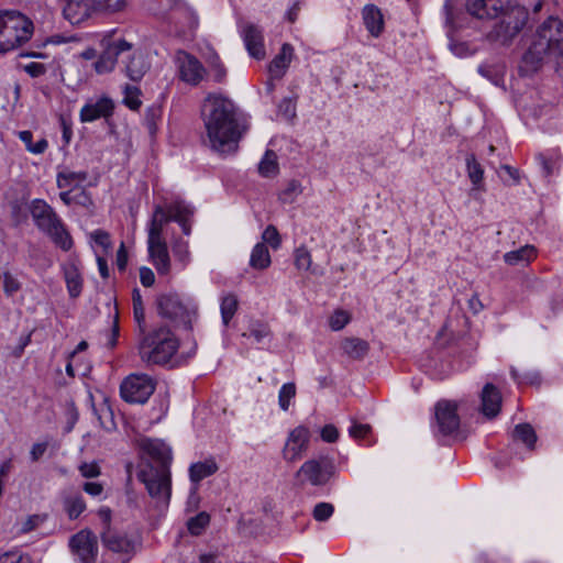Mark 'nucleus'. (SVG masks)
Listing matches in <instances>:
<instances>
[{"mask_svg": "<svg viewBox=\"0 0 563 563\" xmlns=\"http://www.w3.org/2000/svg\"><path fill=\"white\" fill-rule=\"evenodd\" d=\"M512 439L523 443L528 449H533L537 441V435L533 428L529 423H521L515 427Z\"/></svg>", "mask_w": 563, "mask_h": 563, "instance_id": "nucleus-38", "label": "nucleus"}, {"mask_svg": "<svg viewBox=\"0 0 563 563\" xmlns=\"http://www.w3.org/2000/svg\"><path fill=\"white\" fill-rule=\"evenodd\" d=\"M137 478L144 484L155 508L167 509L172 497L170 468L155 467L152 463H146L137 472Z\"/></svg>", "mask_w": 563, "mask_h": 563, "instance_id": "nucleus-6", "label": "nucleus"}, {"mask_svg": "<svg viewBox=\"0 0 563 563\" xmlns=\"http://www.w3.org/2000/svg\"><path fill=\"white\" fill-rule=\"evenodd\" d=\"M364 25L368 33L378 37L384 31V16L379 8L374 4H366L362 10Z\"/></svg>", "mask_w": 563, "mask_h": 563, "instance_id": "nucleus-26", "label": "nucleus"}, {"mask_svg": "<svg viewBox=\"0 0 563 563\" xmlns=\"http://www.w3.org/2000/svg\"><path fill=\"white\" fill-rule=\"evenodd\" d=\"M140 282L144 287H151L155 283L154 272L146 266L140 268Z\"/></svg>", "mask_w": 563, "mask_h": 563, "instance_id": "nucleus-63", "label": "nucleus"}, {"mask_svg": "<svg viewBox=\"0 0 563 563\" xmlns=\"http://www.w3.org/2000/svg\"><path fill=\"white\" fill-rule=\"evenodd\" d=\"M511 376L518 384L538 385L540 384V375L538 372L530 371L521 375L515 368H511Z\"/></svg>", "mask_w": 563, "mask_h": 563, "instance_id": "nucleus-56", "label": "nucleus"}, {"mask_svg": "<svg viewBox=\"0 0 563 563\" xmlns=\"http://www.w3.org/2000/svg\"><path fill=\"white\" fill-rule=\"evenodd\" d=\"M478 73L493 81L495 85L499 82L503 76V68L499 66H490V65H481L478 67Z\"/></svg>", "mask_w": 563, "mask_h": 563, "instance_id": "nucleus-55", "label": "nucleus"}, {"mask_svg": "<svg viewBox=\"0 0 563 563\" xmlns=\"http://www.w3.org/2000/svg\"><path fill=\"white\" fill-rule=\"evenodd\" d=\"M435 420L439 432L443 435L456 432L460 427L456 405L446 400L439 401L435 406Z\"/></svg>", "mask_w": 563, "mask_h": 563, "instance_id": "nucleus-17", "label": "nucleus"}, {"mask_svg": "<svg viewBox=\"0 0 563 563\" xmlns=\"http://www.w3.org/2000/svg\"><path fill=\"white\" fill-rule=\"evenodd\" d=\"M537 256V250L532 245H525L516 251L507 252L504 255V261L512 266H526Z\"/></svg>", "mask_w": 563, "mask_h": 563, "instance_id": "nucleus-30", "label": "nucleus"}, {"mask_svg": "<svg viewBox=\"0 0 563 563\" xmlns=\"http://www.w3.org/2000/svg\"><path fill=\"white\" fill-rule=\"evenodd\" d=\"M159 314L186 328H191L197 318L198 307L192 301L184 302L176 294H165L157 298Z\"/></svg>", "mask_w": 563, "mask_h": 563, "instance_id": "nucleus-9", "label": "nucleus"}, {"mask_svg": "<svg viewBox=\"0 0 563 563\" xmlns=\"http://www.w3.org/2000/svg\"><path fill=\"white\" fill-rule=\"evenodd\" d=\"M0 563H32V560L29 555L14 550L1 554Z\"/></svg>", "mask_w": 563, "mask_h": 563, "instance_id": "nucleus-59", "label": "nucleus"}, {"mask_svg": "<svg viewBox=\"0 0 563 563\" xmlns=\"http://www.w3.org/2000/svg\"><path fill=\"white\" fill-rule=\"evenodd\" d=\"M87 173L85 172H60L57 174V187L58 188H70L73 186L79 185L81 181L86 180Z\"/></svg>", "mask_w": 563, "mask_h": 563, "instance_id": "nucleus-41", "label": "nucleus"}, {"mask_svg": "<svg viewBox=\"0 0 563 563\" xmlns=\"http://www.w3.org/2000/svg\"><path fill=\"white\" fill-rule=\"evenodd\" d=\"M296 396V385L294 383L284 384L278 393V405L283 411H287L290 406V401Z\"/></svg>", "mask_w": 563, "mask_h": 563, "instance_id": "nucleus-48", "label": "nucleus"}, {"mask_svg": "<svg viewBox=\"0 0 563 563\" xmlns=\"http://www.w3.org/2000/svg\"><path fill=\"white\" fill-rule=\"evenodd\" d=\"M334 512V507L330 503H319L314 506L312 516L317 521H327Z\"/></svg>", "mask_w": 563, "mask_h": 563, "instance_id": "nucleus-54", "label": "nucleus"}, {"mask_svg": "<svg viewBox=\"0 0 563 563\" xmlns=\"http://www.w3.org/2000/svg\"><path fill=\"white\" fill-rule=\"evenodd\" d=\"M147 70L148 64L146 63L143 54L140 52H134L125 65L128 77L133 81H139L143 78Z\"/></svg>", "mask_w": 563, "mask_h": 563, "instance_id": "nucleus-31", "label": "nucleus"}, {"mask_svg": "<svg viewBox=\"0 0 563 563\" xmlns=\"http://www.w3.org/2000/svg\"><path fill=\"white\" fill-rule=\"evenodd\" d=\"M19 139L24 143L26 150L32 154H43L48 147V143L45 137H41L35 143H33V134L31 131L19 132Z\"/></svg>", "mask_w": 563, "mask_h": 563, "instance_id": "nucleus-40", "label": "nucleus"}, {"mask_svg": "<svg viewBox=\"0 0 563 563\" xmlns=\"http://www.w3.org/2000/svg\"><path fill=\"white\" fill-rule=\"evenodd\" d=\"M140 89L136 86H125L124 88V103L132 110H136L141 106V100L139 98Z\"/></svg>", "mask_w": 563, "mask_h": 563, "instance_id": "nucleus-51", "label": "nucleus"}, {"mask_svg": "<svg viewBox=\"0 0 563 563\" xmlns=\"http://www.w3.org/2000/svg\"><path fill=\"white\" fill-rule=\"evenodd\" d=\"M203 143L219 154L238 150L246 126L238 118L234 102L221 93H209L201 104Z\"/></svg>", "mask_w": 563, "mask_h": 563, "instance_id": "nucleus-1", "label": "nucleus"}, {"mask_svg": "<svg viewBox=\"0 0 563 563\" xmlns=\"http://www.w3.org/2000/svg\"><path fill=\"white\" fill-rule=\"evenodd\" d=\"M537 161L545 177L551 176L558 169L559 155L555 152L540 153L537 155Z\"/></svg>", "mask_w": 563, "mask_h": 563, "instance_id": "nucleus-44", "label": "nucleus"}, {"mask_svg": "<svg viewBox=\"0 0 563 563\" xmlns=\"http://www.w3.org/2000/svg\"><path fill=\"white\" fill-rule=\"evenodd\" d=\"M466 9L477 19L500 18L490 35L504 44L512 40L527 22V13L515 0H467Z\"/></svg>", "mask_w": 563, "mask_h": 563, "instance_id": "nucleus-2", "label": "nucleus"}, {"mask_svg": "<svg viewBox=\"0 0 563 563\" xmlns=\"http://www.w3.org/2000/svg\"><path fill=\"white\" fill-rule=\"evenodd\" d=\"M174 62L177 67L179 79L187 85L196 87L207 76V70L201 62L185 51H177Z\"/></svg>", "mask_w": 563, "mask_h": 563, "instance_id": "nucleus-13", "label": "nucleus"}, {"mask_svg": "<svg viewBox=\"0 0 563 563\" xmlns=\"http://www.w3.org/2000/svg\"><path fill=\"white\" fill-rule=\"evenodd\" d=\"M63 508L68 518L74 520L77 519L86 510V503L80 494H70L64 497Z\"/></svg>", "mask_w": 563, "mask_h": 563, "instance_id": "nucleus-34", "label": "nucleus"}, {"mask_svg": "<svg viewBox=\"0 0 563 563\" xmlns=\"http://www.w3.org/2000/svg\"><path fill=\"white\" fill-rule=\"evenodd\" d=\"M294 58V47L285 43L280 52L273 58L268 65V73L271 78L280 79L287 71L291 60Z\"/></svg>", "mask_w": 563, "mask_h": 563, "instance_id": "nucleus-24", "label": "nucleus"}, {"mask_svg": "<svg viewBox=\"0 0 563 563\" xmlns=\"http://www.w3.org/2000/svg\"><path fill=\"white\" fill-rule=\"evenodd\" d=\"M311 432L306 426H297L289 431L282 450L287 463H295L303 457L309 449Z\"/></svg>", "mask_w": 563, "mask_h": 563, "instance_id": "nucleus-14", "label": "nucleus"}, {"mask_svg": "<svg viewBox=\"0 0 563 563\" xmlns=\"http://www.w3.org/2000/svg\"><path fill=\"white\" fill-rule=\"evenodd\" d=\"M334 475V465L330 460L310 459L297 471L296 477L301 484L324 486Z\"/></svg>", "mask_w": 563, "mask_h": 563, "instance_id": "nucleus-12", "label": "nucleus"}, {"mask_svg": "<svg viewBox=\"0 0 563 563\" xmlns=\"http://www.w3.org/2000/svg\"><path fill=\"white\" fill-rule=\"evenodd\" d=\"M521 115L528 125H537L545 132H553L558 129L559 115L556 109L545 102L526 103L521 108Z\"/></svg>", "mask_w": 563, "mask_h": 563, "instance_id": "nucleus-11", "label": "nucleus"}, {"mask_svg": "<svg viewBox=\"0 0 563 563\" xmlns=\"http://www.w3.org/2000/svg\"><path fill=\"white\" fill-rule=\"evenodd\" d=\"M71 552L81 563H93L98 547L96 537L89 530H81L69 540Z\"/></svg>", "mask_w": 563, "mask_h": 563, "instance_id": "nucleus-15", "label": "nucleus"}, {"mask_svg": "<svg viewBox=\"0 0 563 563\" xmlns=\"http://www.w3.org/2000/svg\"><path fill=\"white\" fill-rule=\"evenodd\" d=\"M242 36L249 54L256 59L264 58L265 48L262 31L253 24H247L242 31Z\"/></svg>", "mask_w": 563, "mask_h": 563, "instance_id": "nucleus-23", "label": "nucleus"}, {"mask_svg": "<svg viewBox=\"0 0 563 563\" xmlns=\"http://www.w3.org/2000/svg\"><path fill=\"white\" fill-rule=\"evenodd\" d=\"M262 239H263L264 244L267 243L274 250L279 249V246L282 244V239H280L279 232L276 229V227H274V225H268L264 230V232L262 234Z\"/></svg>", "mask_w": 563, "mask_h": 563, "instance_id": "nucleus-53", "label": "nucleus"}, {"mask_svg": "<svg viewBox=\"0 0 563 563\" xmlns=\"http://www.w3.org/2000/svg\"><path fill=\"white\" fill-rule=\"evenodd\" d=\"M113 108V101L106 96L90 99L80 109V121L93 122L101 118H108L112 114Z\"/></svg>", "mask_w": 563, "mask_h": 563, "instance_id": "nucleus-19", "label": "nucleus"}, {"mask_svg": "<svg viewBox=\"0 0 563 563\" xmlns=\"http://www.w3.org/2000/svg\"><path fill=\"white\" fill-rule=\"evenodd\" d=\"M500 407V391L493 384H486L482 391V412L487 418H494L499 413Z\"/></svg>", "mask_w": 563, "mask_h": 563, "instance_id": "nucleus-25", "label": "nucleus"}, {"mask_svg": "<svg viewBox=\"0 0 563 563\" xmlns=\"http://www.w3.org/2000/svg\"><path fill=\"white\" fill-rule=\"evenodd\" d=\"M312 264L310 252L305 246H300L295 251V266L300 271H309Z\"/></svg>", "mask_w": 563, "mask_h": 563, "instance_id": "nucleus-50", "label": "nucleus"}, {"mask_svg": "<svg viewBox=\"0 0 563 563\" xmlns=\"http://www.w3.org/2000/svg\"><path fill=\"white\" fill-rule=\"evenodd\" d=\"M533 42L550 54L556 70L563 71V20L550 15L536 30Z\"/></svg>", "mask_w": 563, "mask_h": 563, "instance_id": "nucleus-7", "label": "nucleus"}, {"mask_svg": "<svg viewBox=\"0 0 563 563\" xmlns=\"http://www.w3.org/2000/svg\"><path fill=\"white\" fill-rule=\"evenodd\" d=\"M243 336L255 343H263L266 339L271 338V330L265 323L253 322L251 323L247 332L243 333Z\"/></svg>", "mask_w": 563, "mask_h": 563, "instance_id": "nucleus-45", "label": "nucleus"}, {"mask_svg": "<svg viewBox=\"0 0 563 563\" xmlns=\"http://www.w3.org/2000/svg\"><path fill=\"white\" fill-rule=\"evenodd\" d=\"M552 59L550 54L541 49L533 41L527 52L523 54L519 65V71L523 76H530L537 73L543 65L544 60Z\"/></svg>", "mask_w": 563, "mask_h": 563, "instance_id": "nucleus-20", "label": "nucleus"}, {"mask_svg": "<svg viewBox=\"0 0 563 563\" xmlns=\"http://www.w3.org/2000/svg\"><path fill=\"white\" fill-rule=\"evenodd\" d=\"M206 62L209 66L212 79L216 82H223L227 78V68L222 64L219 55L212 51L209 56H207Z\"/></svg>", "mask_w": 563, "mask_h": 563, "instance_id": "nucleus-39", "label": "nucleus"}, {"mask_svg": "<svg viewBox=\"0 0 563 563\" xmlns=\"http://www.w3.org/2000/svg\"><path fill=\"white\" fill-rule=\"evenodd\" d=\"M132 300H133V316L134 320L139 324L140 328L143 327L145 322V312H144V306L142 301V296L140 294L139 289H134L132 294Z\"/></svg>", "mask_w": 563, "mask_h": 563, "instance_id": "nucleus-49", "label": "nucleus"}, {"mask_svg": "<svg viewBox=\"0 0 563 563\" xmlns=\"http://www.w3.org/2000/svg\"><path fill=\"white\" fill-rule=\"evenodd\" d=\"M147 252L152 264L159 275L170 271V258L166 241H147Z\"/></svg>", "mask_w": 563, "mask_h": 563, "instance_id": "nucleus-22", "label": "nucleus"}, {"mask_svg": "<svg viewBox=\"0 0 563 563\" xmlns=\"http://www.w3.org/2000/svg\"><path fill=\"white\" fill-rule=\"evenodd\" d=\"M466 170L473 186L471 191L484 190V169L474 155L466 157Z\"/></svg>", "mask_w": 563, "mask_h": 563, "instance_id": "nucleus-33", "label": "nucleus"}, {"mask_svg": "<svg viewBox=\"0 0 563 563\" xmlns=\"http://www.w3.org/2000/svg\"><path fill=\"white\" fill-rule=\"evenodd\" d=\"M369 432V424L353 423L349 429L350 435L354 439H364Z\"/></svg>", "mask_w": 563, "mask_h": 563, "instance_id": "nucleus-62", "label": "nucleus"}, {"mask_svg": "<svg viewBox=\"0 0 563 563\" xmlns=\"http://www.w3.org/2000/svg\"><path fill=\"white\" fill-rule=\"evenodd\" d=\"M351 320V316L349 312L344 310H336L329 319L330 328L333 331L342 330Z\"/></svg>", "mask_w": 563, "mask_h": 563, "instance_id": "nucleus-52", "label": "nucleus"}, {"mask_svg": "<svg viewBox=\"0 0 563 563\" xmlns=\"http://www.w3.org/2000/svg\"><path fill=\"white\" fill-rule=\"evenodd\" d=\"M98 12L96 0H67L63 9L64 18L73 25H78Z\"/></svg>", "mask_w": 563, "mask_h": 563, "instance_id": "nucleus-18", "label": "nucleus"}, {"mask_svg": "<svg viewBox=\"0 0 563 563\" xmlns=\"http://www.w3.org/2000/svg\"><path fill=\"white\" fill-rule=\"evenodd\" d=\"M156 388V380L143 373L126 376L120 385L121 397L131 404H145Z\"/></svg>", "mask_w": 563, "mask_h": 563, "instance_id": "nucleus-10", "label": "nucleus"}, {"mask_svg": "<svg viewBox=\"0 0 563 563\" xmlns=\"http://www.w3.org/2000/svg\"><path fill=\"white\" fill-rule=\"evenodd\" d=\"M63 272L69 296L77 298L82 290V277L78 264L69 261L63 265Z\"/></svg>", "mask_w": 563, "mask_h": 563, "instance_id": "nucleus-27", "label": "nucleus"}, {"mask_svg": "<svg viewBox=\"0 0 563 563\" xmlns=\"http://www.w3.org/2000/svg\"><path fill=\"white\" fill-rule=\"evenodd\" d=\"M209 522L210 516L206 511H201L188 520L187 528L192 536H199L208 527Z\"/></svg>", "mask_w": 563, "mask_h": 563, "instance_id": "nucleus-47", "label": "nucleus"}, {"mask_svg": "<svg viewBox=\"0 0 563 563\" xmlns=\"http://www.w3.org/2000/svg\"><path fill=\"white\" fill-rule=\"evenodd\" d=\"M194 214L195 209L181 199L155 205L147 223V241H166L164 232L172 221L178 223L183 233L189 236Z\"/></svg>", "mask_w": 563, "mask_h": 563, "instance_id": "nucleus-3", "label": "nucleus"}, {"mask_svg": "<svg viewBox=\"0 0 563 563\" xmlns=\"http://www.w3.org/2000/svg\"><path fill=\"white\" fill-rule=\"evenodd\" d=\"M48 519L47 514L30 515L16 522L18 532L25 534L42 527Z\"/></svg>", "mask_w": 563, "mask_h": 563, "instance_id": "nucleus-37", "label": "nucleus"}, {"mask_svg": "<svg viewBox=\"0 0 563 563\" xmlns=\"http://www.w3.org/2000/svg\"><path fill=\"white\" fill-rule=\"evenodd\" d=\"M321 439L328 443H334L339 439V430L333 424H325L321 429Z\"/></svg>", "mask_w": 563, "mask_h": 563, "instance_id": "nucleus-61", "label": "nucleus"}, {"mask_svg": "<svg viewBox=\"0 0 563 563\" xmlns=\"http://www.w3.org/2000/svg\"><path fill=\"white\" fill-rule=\"evenodd\" d=\"M90 239L102 249L104 253H108L112 246L110 235L108 232L102 230H95L90 233Z\"/></svg>", "mask_w": 563, "mask_h": 563, "instance_id": "nucleus-57", "label": "nucleus"}, {"mask_svg": "<svg viewBox=\"0 0 563 563\" xmlns=\"http://www.w3.org/2000/svg\"><path fill=\"white\" fill-rule=\"evenodd\" d=\"M102 542L112 552L128 553L132 549L130 539L111 527L102 532Z\"/></svg>", "mask_w": 563, "mask_h": 563, "instance_id": "nucleus-28", "label": "nucleus"}, {"mask_svg": "<svg viewBox=\"0 0 563 563\" xmlns=\"http://www.w3.org/2000/svg\"><path fill=\"white\" fill-rule=\"evenodd\" d=\"M131 49V43L124 40L109 43L93 65L96 73L102 75L112 71L118 62V57L124 53H130Z\"/></svg>", "mask_w": 563, "mask_h": 563, "instance_id": "nucleus-16", "label": "nucleus"}, {"mask_svg": "<svg viewBox=\"0 0 563 563\" xmlns=\"http://www.w3.org/2000/svg\"><path fill=\"white\" fill-rule=\"evenodd\" d=\"M178 350V340L167 328H158L143 338L139 345L141 360L146 364H165Z\"/></svg>", "mask_w": 563, "mask_h": 563, "instance_id": "nucleus-5", "label": "nucleus"}, {"mask_svg": "<svg viewBox=\"0 0 563 563\" xmlns=\"http://www.w3.org/2000/svg\"><path fill=\"white\" fill-rule=\"evenodd\" d=\"M238 309V298L233 294H228L222 297L220 310L221 318L224 325H228Z\"/></svg>", "mask_w": 563, "mask_h": 563, "instance_id": "nucleus-42", "label": "nucleus"}, {"mask_svg": "<svg viewBox=\"0 0 563 563\" xmlns=\"http://www.w3.org/2000/svg\"><path fill=\"white\" fill-rule=\"evenodd\" d=\"M98 5V12L104 11V12H119L122 11L126 5V0H102L97 1Z\"/></svg>", "mask_w": 563, "mask_h": 563, "instance_id": "nucleus-58", "label": "nucleus"}, {"mask_svg": "<svg viewBox=\"0 0 563 563\" xmlns=\"http://www.w3.org/2000/svg\"><path fill=\"white\" fill-rule=\"evenodd\" d=\"M271 255L264 243H257L251 253L250 265L255 269H265L271 265Z\"/></svg>", "mask_w": 563, "mask_h": 563, "instance_id": "nucleus-35", "label": "nucleus"}, {"mask_svg": "<svg viewBox=\"0 0 563 563\" xmlns=\"http://www.w3.org/2000/svg\"><path fill=\"white\" fill-rule=\"evenodd\" d=\"M32 219L38 230L48 235L63 251L73 247V239L54 209L42 199H34L30 206Z\"/></svg>", "mask_w": 563, "mask_h": 563, "instance_id": "nucleus-4", "label": "nucleus"}, {"mask_svg": "<svg viewBox=\"0 0 563 563\" xmlns=\"http://www.w3.org/2000/svg\"><path fill=\"white\" fill-rule=\"evenodd\" d=\"M341 349L349 357L361 360L368 353L369 345L360 338H346L342 341Z\"/></svg>", "mask_w": 563, "mask_h": 563, "instance_id": "nucleus-32", "label": "nucleus"}, {"mask_svg": "<svg viewBox=\"0 0 563 563\" xmlns=\"http://www.w3.org/2000/svg\"><path fill=\"white\" fill-rule=\"evenodd\" d=\"M82 489L91 497H100L103 493V485L98 482H86Z\"/></svg>", "mask_w": 563, "mask_h": 563, "instance_id": "nucleus-64", "label": "nucleus"}, {"mask_svg": "<svg viewBox=\"0 0 563 563\" xmlns=\"http://www.w3.org/2000/svg\"><path fill=\"white\" fill-rule=\"evenodd\" d=\"M33 22L18 11H3L4 52L12 51L27 42L33 34Z\"/></svg>", "mask_w": 563, "mask_h": 563, "instance_id": "nucleus-8", "label": "nucleus"}, {"mask_svg": "<svg viewBox=\"0 0 563 563\" xmlns=\"http://www.w3.org/2000/svg\"><path fill=\"white\" fill-rule=\"evenodd\" d=\"M142 450L157 463L156 467H169L172 463V449L163 441L145 439L142 441Z\"/></svg>", "mask_w": 563, "mask_h": 563, "instance_id": "nucleus-21", "label": "nucleus"}, {"mask_svg": "<svg viewBox=\"0 0 563 563\" xmlns=\"http://www.w3.org/2000/svg\"><path fill=\"white\" fill-rule=\"evenodd\" d=\"M172 252L176 258V262L180 265V268H186L191 261L188 242L180 238L174 239L172 241Z\"/></svg>", "mask_w": 563, "mask_h": 563, "instance_id": "nucleus-36", "label": "nucleus"}, {"mask_svg": "<svg viewBox=\"0 0 563 563\" xmlns=\"http://www.w3.org/2000/svg\"><path fill=\"white\" fill-rule=\"evenodd\" d=\"M219 465L214 459L209 457L203 461L192 463L189 466V479L194 484H199L202 479L216 474Z\"/></svg>", "mask_w": 563, "mask_h": 563, "instance_id": "nucleus-29", "label": "nucleus"}, {"mask_svg": "<svg viewBox=\"0 0 563 563\" xmlns=\"http://www.w3.org/2000/svg\"><path fill=\"white\" fill-rule=\"evenodd\" d=\"M302 192L301 184L291 179L287 183L286 187L279 192V200L283 203H292L299 195Z\"/></svg>", "mask_w": 563, "mask_h": 563, "instance_id": "nucleus-46", "label": "nucleus"}, {"mask_svg": "<svg viewBox=\"0 0 563 563\" xmlns=\"http://www.w3.org/2000/svg\"><path fill=\"white\" fill-rule=\"evenodd\" d=\"M78 470L85 478H96L101 474V468L97 462L82 463Z\"/></svg>", "mask_w": 563, "mask_h": 563, "instance_id": "nucleus-60", "label": "nucleus"}, {"mask_svg": "<svg viewBox=\"0 0 563 563\" xmlns=\"http://www.w3.org/2000/svg\"><path fill=\"white\" fill-rule=\"evenodd\" d=\"M258 172L264 177H273L278 173V163L276 154L273 151H266L258 165Z\"/></svg>", "mask_w": 563, "mask_h": 563, "instance_id": "nucleus-43", "label": "nucleus"}]
</instances>
